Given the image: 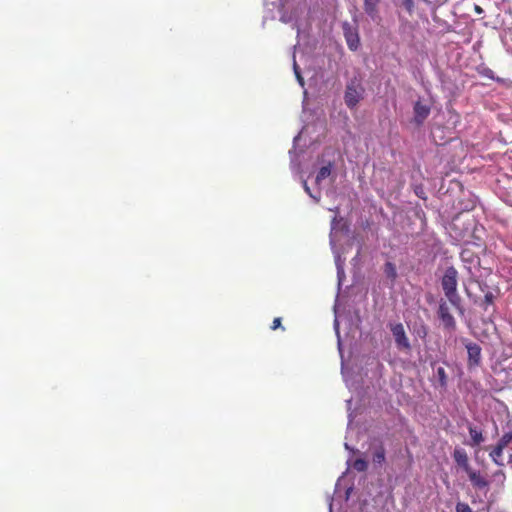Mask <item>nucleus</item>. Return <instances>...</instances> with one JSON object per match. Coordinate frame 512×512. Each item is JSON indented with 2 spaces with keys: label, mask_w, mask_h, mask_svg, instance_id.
<instances>
[{
  "label": "nucleus",
  "mask_w": 512,
  "mask_h": 512,
  "mask_svg": "<svg viewBox=\"0 0 512 512\" xmlns=\"http://www.w3.org/2000/svg\"><path fill=\"white\" fill-rule=\"evenodd\" d=\"M438 316L446 329L455 330L456 321L453 315L450 313L449 307L446 302H441L439 304Z\"/></svg>",
  "instance_id": "nucleus-6"
},
{
  "label": "nucleus",
  "mask_w": 512,
  "mask_h": 512,
  "mask_svg": "<svg viewBox=\"0 0 512 512\" xmlns=\"http://www.w3.org/2000/svg\"><path fill=\"white\" fill-rule=\"evenodd\" d=\"M436 376H437L439 385L441 387H446L447 386L448 377H447L446 371H445V369L443 367H438L437 368Z\"/></svg>",
  "instance_id": "nucleus-17"
},
{
  "label": "nucleus",
  "mask_w": 512,
  "mask_h": 512,
  "mask_svg": "<svg viewBox=\"0 0 512 512\" xmlns=\"http://www.w3.org/2000/svg\"><path fill=\"white\" fill-rule=\"evenodd\" d=\"M460 258L465 264L469 265L467 267L469 270L471 269V266L475 267L480 264L479 256L474 253V251L469 246H466L462 249Z\"/></svg>",
  "instance_id": "nucleus-8"
},
{
  "label": "nucleus",
  "mask_w": 512,
  "mask_h": 512,
  "mask_svg": "<svg viewBox=\"0 0 512 512\" xmlns=\"http://www.w3.org/2000/svg\"><path fill=\"white\" fill-rule=\"evenodd\" d=\"M468 478L473 487L483 489L488 487L489 482L481 475L480 471L473 470L472 468L466 471Z\"/></svg>",
  "instance_id": "nucleus-9"
},
{
  "label": "nucleus",
  "mask_w": 512,
  "mask_h": 512,
  "mask_svg": "<svg viewBox=\"0 0 512 512\" xmlns=\"http://www.w3.org/2000/svg\"><path fill=\"white\" fill-rule=\"evenodd\" d=\"M456 512H473V511L467 503L458 502L456 504Z\"/></svg>",
  "instance_id": "nucleus-21"
},
{
  "label": "nucleus",
  "mask_w": 512,
  "mask_h": 512,
  "mask_svg": "<svg viewBox=\"0 0 512 512\" xmlns=\"http://www.w3.org/2000/svg\"><path fill=\"white\" fill-rule=\"evenodd\" d=\"M458 271L454 266L447 267L441 279L446 298L457 309H461V298L457 292Z\"/></svg>",
  "instance_id": "nucleus-1"
},
{
  "label": "nucleus",
  "mask_w": 512,
  "mask_h": 512,
  "mask_svg": "<svg viewBox=\"0 0 512 512\" xmlns=\"http://www.w3.org/2000/svg\"><path fill=\"white\" fill-rule=\"evenodd\" d=\"M403 1V6L405 7V9L411 13L413 11V8H414V2L413 0H402Z\"/></svg>",
  "instance_id": "nucleus-22"
},
{
  "label": "nucleus",
  "mask_w": 512,
  "mask_h": 512,
  "mask_svg": "<svg viewBox=\"0 0 512 512\" xmlns=\"http://www.w3.org/2000/svg\"><path fill=\"white\" fill-rule=\"evenodd\" d=\"M390 330L399 349L410 350L411 345L402 323L390 324Z\"/></svg>",
  "instance_id": "nucleus-4"
},
{
  "label": "nucleus",
  "mask_w": 512,
  "mask_h": 512,
  "mask_svg": "<svg viewBox=\"0 0 512 512\" xmlns=\"http://www.w3.org/2000/svg\"><path fill=\"white\" fill-rule=\"evenodd\" d=\"M468 430H469V434H470V437L472 440L471 445L476 446L484 441L482 432L480 430H478L476 427L470 425L468 427Z\"/></svg>",
  "instance_id": "nucleus-13"
},
{
  "label": "nucleus",
  "mask_w": 512,
  "mask_h": 512,
  "mask_svg": "<svg viewBox=\"0 0 512 512\" xmlns=\"http://www.w3.org/2000/svg\"><path fill=\"white\" fill-rule=\"evenodd\" d=\"M475 9H476V11H477L478 13H480V12L482 11V9H481L479 6H476V8H475Z\"/></svg>",
  "instance_id": "nucleus-30"
},
{
  "label": "nucleus",
  "mask_w": 512,
  "mask_h": 512,
  "mask_svg": "<svg viewBox=\"0 0 512 512\" xmlns=\"http://www.w3.org/2000/svg\"><path fill=\"white\" fill-rule=\"evenodd\" d=\"M381 0H364V12L372 19L375 20L379 17V5Z\"/></svg>",
  "instance_id": "nucleus-11"
},
{
  "label": "nucleus",
  "mask_w": 512,
  "mask_h": 512,
  "mask_svg": "<svg viewBox=\"0 0 512 512\" xmlns=\"http://www.w3.org/2000/svg\"><path fill=\"white\" fill-rule=\"evenodd\" d=\"M497 443L506 448L509 444L512 443V431L504 433Z\"/></svg>",
  "instance_id": "nucleus-19"
},
{
  "label": "nucleus",
  "mask_w": 512,
  "mask_h": 512,
  "mask_svg": "<svg viewBox=\"0 0 512 512\" xmlns=\"http://www.w3.org/2000/svg\"><path fill=\"white\" fill-rule=\"evenodd\" d=\"M385 448L382 443L376 447L372 455V461L375 464L382 465L385 462Z\"/></svg>",
  "instance_id": "nucleus-14"
},
{
  "label": "nucleus",
  "mask_w": 512,
  "mask_h": 512,
  "mask_svg": "<svg viewBox=\"0 0 512 512\" xmlns=\"http://www.w3.org/2000/svg\"><path fill=\"white\" fill-rule=\"evenodd\" d=\"M414 122L417 125H422L423 122L430 114V107L428 105L423 104L420 101H417L414 104Z\"/></svg>",
  "instance_id": "nucleus-7"
},
{
  "label": "nucleus",
  "mask_w": 512,
  "mask_h": 512,
  "mask_svg": "<svg viewBox=\"0 0 512 512\" xmlns=\"http://www.w3.org/2000/svg\"><path fill=\"white\" fill-rule=\"evenodd\" d=\"M331 174V164L329 163L326 166L320 168L316 176V184H320L324 179L329 177Z\"/></svg>",
  "instance_id": "nucleus-16"
},
{
  "label": "nucleus",
  "mask_w": 512,
  "mask_h": 512,
  "mask_svg": "<svg viewBox=\"0 0 512 512\" xmlns=\"http://www.w3.org/2000/svg\"><path fill=\"white\" fill-rule=\"evenodd\" d=\"M364 88L361 80L354 77L346 85L344 101L350 109L355 108L363 98Z\"/></svg>",
  "instance_id": "nucleus-2"
},
{
  "label": "nucleus",
  "mask_w": 512,
  "mask_h": 512,
  "mask_svg": "<svg viewBox=\"0 0 512 512\" xmlns=\"http://www.w3.org/2000/svg\"><path fill=\"white\" fill-rule=\"evenodd\" d=\"M281 322H282V319L280 317L274 318L272 325H271V329L276 330L278 328H281ZM282 330H285V329L282 327Z\"/></svg>",
  "instance_id": "nucleus-23"
},
{
  "label": "nucleus",
  "mask_w": 512,
  "mask_h": 512,
  "mask_svg": "<svg viewBox=\"0 0 512 512\" xmlns=\"http://www.w3.org/2000/svg\"><path fill=\"white\" fill-rule=\"evenodd\" d=\"M294 71H295V75H296L299 83L303 86L304 85V80H303V78H302V76L300 74V71H299L298 66H297L295 61H294Z\"/></svg>",
  "instance_id": "nucleus-25"
},
{
  "label": "nucleus",
  "mask_w": 512,
  "mask_h": 512,
  "mask_svg": "<svg viewBox=\"0 0 512 512\" xmlns=\"http://www.w3.org/2000/svg\"><path fill=\"white\" fill-rule=\"evenodd\" d=\"M294 71H295V75H296L299 83L303 86L304 85V80H303V78H302V76L300 74V71H299L298 66H297L295 61H294Z\"/></svg>",
  "instance_id": "nucleus-24"
},
{
  "label": "nucleus",
  "mask_w": 512,
  "mask_h": 512,
  "mask_svg": "<svg viewBox=\"0 0 512 512\" xmlns=\"http://www.w3.org/2000/svg\"><path fill=\"white\" fill-rule=\"evenodd\" d=\"M453 459L465 472L471 468L466 451L462 448H456L453 451Z\"/></svg>",
  "instance_id": "nucleus-10"
},
{
  "label": "nucleus",
  "mask_w": 512,
  "mask_h": 512,
  "mask_svg": "<svg viewBox=\"0 0 512 512\" xmlns=\"http://www.w3.org/2000/svg\"><path fill=\"white\" fill-rule=\"evenodd\" d=\"M302 185H303V188L305 190V192L312 198L316 199L317 201H319V199H317L312 193H311V190H310V187L308 186V183L306 180H303L302 182Z\"/></svg>",
  "instance_id": "nucleus-27"
},
{
  "label": "nucleus",
  "mask_w": 512,
  "mask_h": 512,
  "mask_svg": "<svg viewBox=\"0 0 512 512\" xmlns=\"http://www.w3.org/2000/svg\"><path fill=\"white\" fill-rule=\"evenodd\" d=\"M458 222H459V218L454 219L452 222V227L456 228L458 226Z\"/></svg>",
  "instance_id": "nucleus-28"
},
{
  "label": "nucleus",
  "mask_w": 512,
  "mask_h": 512,
  "mask_svg": "<svg viewBox=\"0 0 512 512\" xmlns=\"http://www.w3.org/2000/svg\"><path fill=\"white\" fill-rule=\"evenodd\" d=\"M342 27L348 48L351 51L358 50L360 46V37L357 28L351 26L348 22H345Z\"/></svg>",
  "instance_id": "nucleus-5"
},
{
  "label": "nucleus",
  "mask_w": 512,
  "mask_h": 512,
  "mask_svg": "<svg viewBox=\"0 0 512 512\" xmlns=\"http://www.w3.org/2000/svg\"><path fill=\"white\" fill-rule=\"evenodd\" d=\"M496 475H498V476H501V475H502V476H504V473H503V471H501V470H500V471L496 472Z\"/></svg>",
  "instance_id": "nucleus-29"
},
{
  "label": "nucleus",
  "mask_w": 512,
  "mask_h": 512,
  "mask_svg": "<svg viewBox=\"0 0 512 512\" xmlns=\"http://www.w3.org/2000/svg\"><path fill=\"white\" fill-rule=\"evenodd\" d=\"M367 467H368V463L366 460L362 459V458H357L354 462H353V468L358 471V472H364L367 470Z\"/></svg>",
  "instance_id": "nucleus-18"
},
{
  "label": "nucleus",
  "mask_w": 512,
  "mask_h": 512,
  "mask_svg": "<svg viewBox=\"0 0 512 512\" xmlns=\"http://www.w3.org/2000/svg\"><path fill=\"white\" fill-rule=\"evenodd\" d=\"M505 448L499 445L498 443L489 451V456L492 461L498 466H504L503 461V450Z\"/></svg>",
  "instance_id": "nucleus-12"
},
{
  "label": "nucleus",
  "mask_w": 512,
  "mask_h": 512,
  "mask_svg": "<svg viewBox=\"0 0 512 512\" xmlns=\"http://www.w3.org/2000/svg\"><path fill=\"white\" fill-rule=\"evenodd\" d=\"M495 296L492 292L488 291L484 295L483 305L484 309L486 310L489 305H492L494 303Z\"/></svg>",
  "instance_id": "nucleus-20"
},
{
  "label": "nucleus",
  "mask_w": 512,
  "mask_h": 512,
  "mask_svg": "<svg viewBox=\"0 0 512 512\" xmlns=\"http://www.w3.org/2000/svg\"><path fill=\"white\" fill-rule=\"evenodd\" d=\"M384 273L391 281H395L397 278V269L395 264L392 262H386L384 264Z\"/></svg>",
  "instance_id": "nucleus-15"
},
{
  "label": "nucleus",
  "mask_w": 512,
  "mask_h": 512,
  "mask_svg": "<svg viewBox=\"0 0 512 512\" xmlns=\"http://www.w3.org/2000/svg\"><path fill=\"white\" fill-rule=\"evenodd\" d=\"M465 348L467 349L468 359L467 365L469 369L476 368L481 364V347L474 342H471L467 339L463 340Z\"/></svg>",
  "instance_id": "nucleus-3"
},
{
  "label": "nucleus",
  "mask_w": 512,
  "mask_h": 512,
  "mask_svg": "<svg viewBox=\"0 0 512 512\" xmlns=\"http://www.w3.org/2000/svg\"><path fill=\"white\" fill-rule=\"evenodd\" d=\"M428 330L425 325H421L419 329L417 330L418 336L425 338L427 336Z\"/></svg>",
  "instance_id": "nucleus-26"
}]
</instances>
